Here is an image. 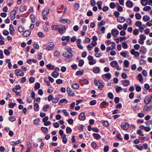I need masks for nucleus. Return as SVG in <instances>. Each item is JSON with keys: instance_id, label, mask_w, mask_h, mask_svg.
<instances>
[{"instance_id": "2f4dec72", "label": "nucleus", "mask_w": 152, "mask_h": 152, "mask_svg": "<svg viewBox=\"0 0 152 152\" xmlns=\"http://www.w3.org/2000/svg\"><path fill=\"white\" fill-rule=\"evenodd\" d=\"M59 26L58 25H52L51 27V28L53 30H56L58 29Z\"/></svg>"}, {"instance_id": "20e7f679", "label": "nucleus", "mask_w": 152, "mask_h": 152, "mask_svg": "<svg viewBox=\"0 0 152 152\" xmlns=\"http://www.w3.org/2000/svg\"><path fill=\"white\" fill-rule=\"evenodd\" d=\"M151 98L150 96L148 95L145 98L144 102L145 104H148L151 102Z\"/></svg>"}, {"instance_id": "c9c22d12", "label": "nucleus", "mask_w": 152, "mask_h": 152, "mask_svg": "<svg viewBox=\"0 0 152 152\" xmlns=\"http://www.w3.org/2000/svg\"><path fill=\"white\" fill-rule=\"evenodd\" d=\"M70 39V37L69 36H63L61 38V40L62 41H64L66 40L67 41H68Z\"/></svg>"}, {"instance_id": "7ed1b4c3", "label": "nucleus", "mask_w": 152, "mask_h": 152, "mask_svg": "<svg viewBox=\"0 0 152 152\" xmlns=\"http://www.w3.org/2000/svg\"><path fill=\"white\" fill-rule=\"evenodd\" d=\"M129 124L125 122H123L121 124V127L124 130H126L128 129L129 128Z\"/></svg>"}, {"instance_id": "393cba45", "label": "nucleus", "mask_w": 152, "mask_h": 152, "mask_svg": "<svg viewBox=\"0 0 152 152\" xmlns=\"http://www.w3.org/2000/svg\"><path fill=\"white\" fill-rule=\"evenodd\" d=\"M137 79L139 80L140 82H142L143 81V78L142 75L141 74H139L137 75Z\"/></svg>"}, {"instance_id": "f257e3e1", "label": "nucleus", "mask_w": 152, "mask_h": 152, "mask_svg": "<svg viewBox=\"0 0 152 152\" xmlns=\"http://www.w3.org/2000/svg\"><path fill=\"white\" fill-rule=\"evenodd\" d=\"M44 45L45 46H47L45 48V49L48 50H53L55 46L54 43L52 42L48 44H45Z\"/></svg>"}, {"instance_id": "3c124183", "label": "nucleus", "mask_w": 152, "mask_h": 152, "mask_svg": "<svg viewBox=\"0 0 152 152\" xmlns=\"http://www.w3.org/2000/svg\"><path fill=\"white\" fill-rule=\"evenodd\" d=\"M108 97L110 99H112L113 98V94L111 92H109L108 94Z\"/></svg>"}, {"instance_id": "f3484780", "label": "nucleus", "mask_w": 152, "mask_h": 152, "mask_svg": "<svg viewBox=\"0 0 152 152\" xmlns=\"http://www.w3.org/2000/svg\"><path fill=\"white\" fill-rule=\"evenodd\" d=\"M66 91L68 94L69 96H74L75 95V94L74 92H72L71 90V89L69 88H67L66 89Z\"/></svg>"}, {"instance_id": "2eb2a0df", "label": "nucleus", "mask_w": 152, "mask_h": 152, "mask_svg": "<svg viewBox=\"0 0 152 152\" xmlns=\"http://www.w3.org/2000/svg\"><path fill=\"white\" fill-rule=\"evenodd\" d=\"M122 84L124 86H127L129 85L130 81L128 80H123L122 81Z\"/></svg>"}, {"instance_id": "72a5a7b5", "label": "nucleus", "mask_w": 152, "mask_h": 152, "mask_svg": "<svg viewBox=\"0 0 152 152\" xmlns=\"http://www.w3.org/2000/svg\"><path fill=\"white\" fill-rule=\"evenodd\" d=\"M49 13V10L47 9L46 10H44L42 12V15H47Z\"/></svg>"}, {"instance_id": "4be33fe9", "label": "nucleus", "mask_w": 152, "mask_h": 152, "mask_svg": "<svg viewBox=\"0 0 152 152\" xmlns=\"http://www.w3.org/2000/svg\"><path fill=\"white\" fill-rule=\"evenodd\" d=\"M31 31L29 30L25 31L23 34V35L25 37H28L31 34Z\"/></svg>"}, {"instance_id": "5fc2aeb1", "label": "nucleus", "mask_w": 152, "mask_h": 152, "mask_svg": "<svg viewBox=\"0 0 152 152\" xmlns=\"http://www.w3.org/2000/svg\"><path fill=\"white\" fill-rule=\"evenodd\" d=\"M40 121V119L39 118H37L33 121V123L34 124H37Z\"/></svg>"}, {"instance_id": "aec40b11", "label": "nucleus", "mask_w": 152, "mask_h": 152, "mask_svg": "<svg viewBox=\"0 0 152 152\" xmlns=\"http://www.w3.org/2000/svg\"><path fill=\"white\" fill-rule=\"evenodd\" d=\"M118 62L116 61H114L111 62L110 64L113 67L115 68L118 64Z\"/></svg>"}, {"instance_id": "09e8293b", "label": "nucleus", "mask_w": 152, "mask_h": 152, "mask_svg": "<svg viewBox=\"0 0 152 152\" xmlns=\"http://www.w3.org/2000/svg\"><path fill=\"white\" fill-rule=\"evenodd\" d=\"M18 30L20 32H22L24 31V28L21 26H19L18 27Z\"/></svg>"}, {"instance_id": "6ab92c4d", "label": "nucleus", "mask_w": 152, "mask_h": 152, "mask_svg": "<svg viewBox=\"0 0 152 152\" xmlns=\"http://www.w3.org/2000/svg\"><path fill=\"white\" fill-rule=\"evenodd\" d=\"M147 50L146 48L144 47H142L140 50V53L141 54H145L146 53Z\"/></svg>"}, {"instance_id": "9d476101", "label": "nucleus", "mask_w": 152, "mask_h": 152, "mask_svg": "<svg viewBox=\"0 0 152 152\" xmlns=\"http://www.w3.org/2000/svg\"><path fill=\"white\" fill-rule=\"evenodd\" d=\"M131 53L134 55L135 57H137L140 55V53L136 51L134 49H132L130 50Z\"/></svg>"}, {"instance_id": "b1692460", "label": "nucleus", "mask_w": 152, "mask_h": 152, "mask_svg": "<svg viewBox=\"0 0 152 152\" xmlns=\"http://www.w3.org/2000/svg\"><path fill=\"white\" fill-rule=\"evenodd\" d=\"M72 88L75 89H77L79 88V86L78 83H75L72 84Z\"/></svg>"}, {"instance_id": "423d86ee", "label": "nucleus", "mask_w": 152, "mask_h": 152, "mask_svg": "<svg viewBox=\"0 0 152 152\" xmlns=\"http://www.w3.org/2000/svg\"><path fill=\"white\" fill-rule=\"evenodd\" d=\"M66 29L65 26H63L62 28L59 26L58 31L60 34H62L65 32Z\"/></svg>"}, {"instance_id": "9b49d317", "label": "nucleus", "mask_w": 152, "mask_h": 152, "mask_svg": "<svg viewBox=\"0 0 152 152\" xmlns=\"http://www.w3.org/2000/svg\"><path fill=\"white\" fill-rule=\"evenodd\" d=\"M79 118L81 121H83L86 119V116L85 115V113L84 112H82L80 113Z\"/></svg>"}, {"instance_id": "cd10ccee", "label": "nucleus", "mask_w": 152, "mask_h": 152, "mask_svg": "<svg viewBox=\"0 0 152 152\" xmlns=\"http://www.w3.org/2000/svg\"><path fill=\"white\" fill-rule=\"evenodd\" d=\"M102 2L100 1H98L97 3V4L98 6V9L100 10L102 9Z\"/></svg>"}, {"instance_id": "bf43d9fd", "label": "nucleus", "mask_w": 152, "mask_h": 152, "mask_svg": "<svg viewBox=\"0 0 152 152\" xmlns=\"http://www.w3.org/2000/svg\"><path fill=\"white\" fill-rule=\"evenodd\" d=\"M96 101L94 100L91 101L90 102L89 104L91 105H93L96 104Z\"/></svg>"}, {"instance_id": "f8f14e48", "label": "nucleus", "mask_w": 152, "mask_h": 152, "mask_svg": "<svg viewBox=\"0 0 152 152\" xmlns=\"http://www.w3.org/2000/svg\"><path fill=\"white\" fill-rule=\"evenodd\" d=\"M126 6L129 8H132L133 6V3L130 1H128L126 3Z\"/></svg>"}, {"instance_id": "5701e85b", "label": "nucleus", "mask_w": 152, "mask_h": 152, "mask_svg": "<svg viewBox=\"0 0 152 152\" xmlns=\"http://www.w3.org/2000/svg\"><path fill=\"white\" fill-rule=\"evenodd\" d=\"M129 53L128 51H126L121 52L120 54L123 57H126L127 56Z\"/></svg>"}, {"instance_id": "4c0bfd02", "label": "nucleus", "mask_w": 152, "mask_h": 152, "mask_svg": "<svg viewBox=\"0 0 152 152\" xmlns=\"http://www.w3.org/2000/svg\"><path fill=\"white\" fill-rule=\"evenodd\" d=\"M135 25L137 26L140 27L142 26V22L140 21H137L135 23Z\"/></svg>"}, {"instance_id": "c03bdc74", "label": "nucleus", "mask_w": 152, "mask_h": 152, "mask_svg": "<svg viewBox=\"0 0 152 152\" xmlns=\"http://www.w3.org/2000/svg\"><path fill=\"white\" fill-rule=\"evenodd\" d=\"M19 10L20 12H24L26 10V7L25 6H21L20 9H19Z\"/></svg>"}, {"instance_id": "c85d7f7f", "label": "nucleus", "mask_w": 152, "mask_h": 152, "mask_svg": "<svg viewBox=\"0 0 152 152\" xmlns=\"http://www.w3.org/2000/svg\"><path fill=\"white\" fill-rule=\"evenodd\" d=\"M143 20L145 21H147L150 19V17L147 15H144L143 17Z\"/></svg>"}, {"instance_id": "0eeeda50", "label": "nucleus", "mask_w": 152, "mask_h": 152, "mask_svg": "<svg viewBox=\"0 0 152 152\" xmlns=\"http://www.w3.org/2000/svg\"><path fill=\"white\" fill-rule=\"evenodd\" d=\"M63 56L65 57L71 58L72 56V53L69 52H65L63 54Z\"/></svg>"}, {"instance_id": "bb28decb", "label": "nucleus", "mask_w": 152, "mask_h": 152, "mask_svg": "<svg viewBox=\"0 0 152 152\" xmlns=\"http://www.w3.org/2000/svg\"><path fill=\"white\" fill-rule=\"evenodd\" d=\"M39 105L37 103H35L34 105V110L36 111H39Z\"/></svg>"}, {"instance_id": "6e6552de", "label": "nucleus", "mask_w": 152, "mask_h": 152, "mask_svg": "<svg viewBox=\"0 0 152 152\" xmlns=\"http://www.w3.org/2000/svg\"><path fill=\"white\" fill-rule=\"evenodd\" d=\"M17 12L15 10H13L10 13V16L12 20H14L15 18V15Z\"/></svg>"}, {"instance_id": "603ef678", "label": "nucleus", "mask_w": 152, "mask_h": 152, "mask_svg": "<svg viewBox=\"0 0 152 152\" xmlns=\"http://www.w3.org/2000/svg\"><path fill=\"white\" fill-rule=\"evenodd\" d=\"M9 119L11 121H14L16 120V118L14 116L10 117Z\"/></svg>"}, {"instance_id": "69168bd1", "label": "nucleus", "mask_w": 152, "mask_h": 152, "mask_svg": "<svg viewBox=\"0 0 152 152\" xmlns=\"http://www.w3.org/2000/svg\"><path fill=\"white\" fill-rule=\"evenodd\" d=\"M133 33L135 35H138L139 34V30L137 29H134L133 30Z\"/></svg>"}, {"instance_id": "680f3d73", "label": "nucleus", "mask_w": 152, "mask_h": 152, "mask_svg": "<svg viewBox=\"0 0 152 152\" xmlns=\"http://www.w3.org/2000/svg\"><path fill=\"white\" fill-rule=\"evenodd\" d=\"M110 7L112 9L114 8L115 6V3L113 2H112L110 3Z\"/></svg>"}, {"instance_id": "4468645a", "label": "nucleus", "mask_w": 152, "mask_h": 152, "mask_svg": "<svg viewBox=\"0 0 152 152\" xmlns=\"http://www.w3.org/2000/svg\"><path fill=\"white\" fill-rule=\"evenodd\" d=\"M119 31L116 28L113 29L111 31V33L114 36H116L119 34Z\"/></svg>"}, {"instance_id": "e433bc0d", "label": "nucleus", "mask_w": 152, "mask_h": 152, "mask_svg": "<svg viewBox=\"0 0 152 152\" xmlns=\"http://www.w3.org/2000/svg\"><path fill=\"white\" fill-rule=\"evenodd\" d=\"M136 18L138 20H140L141 19L142 16L139 13H137L135 14Z\"/></svg>"}, {"instance_id": "473e14b6", "label": "nucleus", "mask_w": 152, "mask_h": 152, "mask_svg": "<svg viewBox=\"0 0 152 152\" xmlns=\"http://www.w3.org/2000/svg\"><path fill=\"white\" fill-rule=\"evenodd\" d=\"M134 146L140 150H141L143 148V146L141 145H134Z\"/></svg>"}, {"instance_id": "ddd939ff", "label": "nucleus", "mask_w": 152, "mask_h": 152, "mask_svg": "<svg viewBox=\"0 0 152 152\" xmlns=\"http://www.w3.org/2000/svg\"><path fill=\"white\" fill-rule=\"evenodd\" d=\"M9 31H10V34L12 35H13L14 34L15 30L13 27V26L12 24L10 25Z\"/></svg>"}, {"instance_id": "0e129e2a", "label": "nucleus", "mask_w": 152, "mask_h": 152, "mask_svg": "<svg viewBox=\"0 0 152 152\" xmlns=\"http://www.w3.org/2000/svg\"><path fill=\"white\" fill-rule=\"evenodd\" d=\"M49 107V104H46L43 106V109L45 111H47V110L46 109L48 108Z\"/></svg>"}, {"instance_id": "052dcab7", "label": "nucleus", "mask_w": 152, "mask_h": 152, "mask_svg": "<svg viewBox=\"0 0 152 152\" xmlns=\"http://www.w3.org/2000/svg\"><path fill=\"white\" fill-rule=\"evenodd\" d=\"M126 22L129 25H131L132 24V20L130 18H127L126 19Z\"/></svg>"}, {"instance_id": "412c9836", "label": "nucleus", "mask_w": 152, "mask_h": 152, "mask_svg": "<svg viewBox=\"0 0 152 152\" xmlns=\"http://www.w3.org/2000/svg\"><path fill=\"white\" fill-rule=\"evenodd\" d=\"M100 71V68L99 67H95L93 68V71L95 73H97Z\"/></svg>"}, {"instance_id": "dca6fc26", "label": "nucleus", "mask_w": 152, "mask_h": 152, "mask_svg": "<svg viewBox=\"0 0 152 152\" xmlns=\"http://www.w3.org/2000/svg\"><path fill=\"white\" fill-rule=\"evenodd\" d=\"M92 135L94 138L97 140H100L101 138V136L99 134L93 133Z\"/></svg>"}, {"instance_id": "e2e57ef3", "label": "nucleus", "mask_w": 152, "mask_h": 152, "mask_svg": "<svg viewBox=\"0 0 152 152\" xmlns=\"http://www.w3.org/2000/svg\"><path fill=\"white\" fill-rule=\"evenodd\" d=\"M137 133L141 136H143L144 135V134H142V131L140 129L137 130Z\"/></svg>"}, {"instance_id": "8fccbe9b", "label": "nucleus", "mask_w": 152, "mask_h": 152, "mask_svg": "<svg viewBox=\"0 0 152 152\" xmlns=\"http://www.w3.org/2000/svg\"><path fill=\"white\" fill-rule=\"evenodd\" d=\"M16 104L15 103L12 102L9 104L8 107L9 108H13Z\"/></svg>"}, {"instance_id": "774afa93", "label": "nucleus", "mask_w": 152, "mask_h": 152, "mask_svg": "<svg viewBox=\"0 0 152 152\" xmlns=\"http://www.w3.org/2000/svg\"><path fill=\"white\" fill-rule=\"evenodd\" d=\"M4 54L6 55H8L10 54V52L8 50L5 49L4 50Z\"/></svg>"}, {"instance_id": "a18cd8bd", "label": "nucleus", "mask_w": 152, "mask_h": 152, "mask_svg": "<svg viewBox=\"0 0 152 152\" xmlns=\"http://www.w3.org/2000/svg\"><path fill=\"white\" fill-rule=\"evenodd\" d=\"M79 8V5L78 3L75 4L74 6V10H77Z\"/></svg>"}, {"instance_id": "58836bf2", "label": "nucleus", "mask_w": 152, "mask_h": 152, "mask_svg": "<svg viewBox=\"0 0 152 152\" xmlns=\"http://www.w3.org/2000/svg\"><path fill=\"white\" fill-rule=\"evenodd\" d=\"M122 90V88L121 87L117 86L115 87V91L116 92L121 91Z\"/></svg>"}, {"instance_id": "1a4fd4ad", "label": "nucleus", "mask_w": 152, "mask_h": 152, "mask_svg": "<svg viewBox=\"0 0 152 152\" xmlns=\"http://www.w3.org/2000/svg\"><path fill=\"white\" fill-rule=\"evenodd\" d=\"M59 21L61 23L64 24L66 23H69L71 22L70 20L67 19H61L59 20Z\"/></svg>"}, {"instance_id": "de8ad7c7", "label": "nucleus", "mask_w": 152, "mask_h": 152, "mask_svg": "<svg viewBox=\"0 0 152 152\" xmlns=\"http://www.w3.org/2000/svg\"><path fill=\"white\" fill-rule=\"evenodd\" d=\"M40 84L39 83H37L34 86V88L35 89H37L40 88Z\"/></svg>"}, {"instance_id": "a878e982", "label": "nucleus", "mask_w": 152, "mask_h": 152, "mask_svg": "<svg viewBox=\"0 0 152 152\" xmlns=\"http://www.w3.org/2000/svg\"><path fill=\"white\" fill-rule=\"evenodd\" d=\"M59 75V73L56 71H54L52 73V76L54 78L57 77Z\"/></svg>"}, {"instance_id": "79ce46f5", "label": "nucleus", "mask_w": 152, "mask_h": 152, "mask_svg": "<svg viewBox=\"0 0 152 152\" xmlns=\"http://www.w3.org/2000/svg\"><path fill=\"white\" fill-rule=\"evenodd\" d=\"M83 70H78L76 72L75 75H82L83 74Z\"/></svg>"}, {"instance_id": "864d4df0", "label": "nucleus", "mask_w": 152, "mask_h": 152, "mask_svg": "<svg viewBox=\"0 0 152 152\" xmlns=\"http://www.w3.org/2000/svg\"><path fill=\"white\" fill-rule=\"evenodd\" d=\"M66 131L67 133H69L72 132V129L70 127H67L66 128Z\"/></svg>"}, {"instance_id": "ea45409f", "label": "nucleus", "mask_w": 152, "mask_h": 152, "mask_svg": "<svg viewBox=\"0 0 152 152\" xmlns=\"http://www.w3.org/2000/svg\"><path fill=\"white\" fill-rule=\"evenodd\" d=\"M124 64L126 67H129V62L127 60H125L124 61Z\"/></svg>"}, {"instance_id": "c756f323", "label": "nucleus", "mask_w": 152, "mask_h": 152, "mask_svg": "<svg viewBox=\"0 0 152 152\" xmlns=\"http://www.w3.org/2000/svg\"><path fill=\"white\" fill-rule=\"evenodd\" d=\"M41 130L42 131V132L45 134L47 133L48 132V128L45 127H41Z\"/></svg>"}, {"instance_id": "49530a36", "label": "nucleus", "mask_w": 152, "mask_h": 152, "mask_svg": "<svg viewBox=\"0 0 152 152\" xmlns=\"http://www.w3.org/2000/svg\"><path fill=\"white\" fill-rule=\"evenodd\" d=\"M122 46L124 48L126 49L128 47V45L126 42H123L122 43Z\"/></svg>"}, {"instance_id": "f704fd0d", "label": "nucleus", "mask_w": 152, "mask_h": 152, "mask_svg": "<svg viewBox=\"0 0 152 152\" xmlns=\"http://www.w3.org/2000/svg\"><path fill=\"white\" fill-rule=\"evenodd\" d=\"M148 1V0H141V3L143 6H145L147 4Z\"/></svg>"}, {"instance_id": "13d9d810", "label": "nucleus", "mask_w": 152, "mask_h": 152, "mask_svg": "<svg viewBox=\"0 0 152 152\" xmlns=\"http://www.w3.org/2000/svg\"><path fill=\"white\" fill-rule=\"evenodd\" d=\"M84 63V61L83 60H80L79 61L78 65L79 66H81Z\"/></svg>"}, {"instance_id": "6e6d98bb", "label": "nucleus", "mask_w": 152, "mask_h": 152, "mask_svg": "<svg viewBox=\"0 0 152 152\" xmlns=\"http://www.w3.org/2000/svg\"><path fill=\"white\" fill-rule=\"evenodd\" d=\"M64 102H66V103H67L68 102V101L66 99H61L59 102H58L59 104H60V103H63Z\"/></svg>"}, {"instance_id": "37998d69", "label": "nucleus", "mask_w": 152, "mask_h": 152, "mask_svg": "<svg viewBox=\"0 0 152 152\" xmlns=\"http://www.w3.org/2000/svg\"><path fill=\"white\" fill-rule=\"evenodd\" d=\"M116 136L117 138L118 139H119L120 140L122 141L123 140V138L120 133L117 134Z\"/></svg>"}, {"instance_id": "f03ea898", "label": "nucleus", "mask_w": 152, "mask_h": 152, "mask_svg": "<svg viewBox=\"0 0 152 152\" xmlns=\"http://www.w3.org/2000/svg\"><path fill=\"white\" fill-rule=\"evenodd\" d=\"M15 75L17 76H22L24 75V73L22 71L19 69H16L15 70Z\"/></svg>"}, {"instance_id": "a211bd4d", "label": "nucleus", "mask_w": 152, "mask_h": 152, "mask_svg": "<svg viewBox=\"0 0 152 152\" xmlns=\"http://www.w3.org/2000/svg\"><path fill=\"white\" fill-rule=\"evenodd\" d=\"M117 20L118 22L122 23L125 21V19L124 17L121 16L117 18Z\"/></svg>"}, {"instance_id": "338daca9", "label": "nucleus", "mask_w": 152, "mask_h": 152, "mask_svg": "<svg viewBox=\"0 0 152 152\" xmlns=\"http://www.w3.org/2000/svg\"><path fill=\"white\" fill-rule=\"evenodd\" d=\"M134 95V93L133 92H131L129 95V97L130 99H132Z\"/></svg>"}, {"instance_id": "a19ab883", "label": "nucleus", "mask_w": 152, "mask_h": 152, "mask_svg": "<svg viewBox=\"0 0 152 152\" xmlns=\"http://www.w3.org/2000/svg\"><path fill=\"white\" fill-rule=\"evenodd\" d=\"M151 9V7L149 6H147L145 7L143 9L144 11H147L148 10H150Z\"/></svg>"}, {"instance_id": "39448f33", "label": "nucleus", "mask_w": 152, "mask_h": 152, "mask_svg": "<svg viewBox=\"0 0 152 152\" xmlns=\"http://www.w3.org/2000/svg\"><path fill=\"white\" fill-rule=\"evenodd\" d=\"M111 77V75L110 73H107L102 75V78L104 80H105V78H107L109 80Z\"/></svg>"}, {"instance_id": "7c9ffc66", "label": "nucleus", "mask_w": 152, "mask_h": 152, "mask_svg": "<svg viewBox=\"0 0 152 152\" xmlns=\"http://www.w3.org/2000/svg\"><path fill=\"white\" fill-rule=\"evenodd\" d=\"M105 23V22L104 20H102L100 23L98 24V26L99 28L101 27V26L104 25Z\"/></svg>"}, {"instance_id": "4d7b16f0", "label": "nucleus", "mask_w": 152, "mask_h": 152, "mask_svg": "<svg viewBox=\"0 0 152 152\" xmlns=\"http://www.w3.org/2000/svg\"><path fill=\"white\" fill-rule=\"evenodd\" d=\"M118 5V7L117 10H118L120 12H121L123 11V9L122 7L121 6H120L119 5L118 3L117 4Z\"/></svg>"}]
</instances>
